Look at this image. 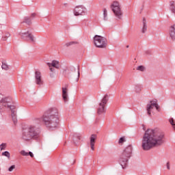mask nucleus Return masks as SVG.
<instances>
[{"label": "nucleus", "mask_w": 175, "mask_h": 175, "mask_svg": "<svg viewBox=\"0 0 175 175\" xmlns=\"http://www.w3.org/2000/svg\"><path fill=\"white\" fill-rule=\"evenodd\" d=\"M124 142H125V137H122L120 138L118 143H119V144H121L124 143Z\"/></svg>", "instance_id": "c85d7f7f"}, {"label": "nucleus", "mask_w": 175, "mask_h": 175, "mask_svg": "<svg viewBox=\"0 0 175 175\" xmlns=\"http://www.w3.org/2000/svg\"><path fill=\"white\" fill-rule=\"evenodd\" d=\"M12 121H13L14 124H15V125H16V124H17V116L12 118Z\"/></svg>", "instance_id": "c756f323"}, {"label": "nucleus", "mask_w": 175, "mask_h": 175, "mask_svg": "<svg viewBox=\"0 0 175 175\" xmlns=\"http://www.w3.org/2000/svg\"><path fill=\"white\" fill-rule=\"evenodd\" d=\"M154 107H155L157 111H160L159 105H158V103H157L155 101L150 100V103L146 105L147 114L149 116V117H151V113H154Z\"/></svg>", "instance_id": "1a4fd4ad"}, {"label": "nucleus", "mask_w": 175, "mask_h": 175, "mask_svg": "<svg viewBox=\"0 0 175 175\" xmlns=\"http://www.w3.org/2000/svg\"><path fill=\"white\" fill-rule=\"evenodd\" d=\"M97 137L98 136L96 135V134H92L90 137V148H91V150H92V151L95 150V142Z\"/></svg>", "instance_id": "4468645a"}, {"label": "nucleus", "mask_w": 175, "mask_h": 175, "mask_svg": "<svg viewBox=\"0 0 175 175\" xmlns=\"http://www.w3.org/2000/svg\"><path fill=\"white\" fill-rule=\"evenodd\" d=\"M14 169H16V165H11V166L8 168V172H13V170H14Z\"/></svg>", "instance_id": "cd10ccee"}, {"label": "nucleus", "mask_w": 175, "mask_h": 175, "mask_svg": "<svg viewBox=\"0 0 175 175\" xmlns=\"http://www.w3.org/2000/svg\"><path fill=\"white\" fill-rule=\"evenodd\" d=\"M170 36L172 40H175V25L170 27Z\"/></svg>", "instance_id": "dca6fc26"}, {"label": "nucleus", "mask_w": 175, "mask_h": 175, "mask_svg": "<svg viewBox=\"0 0 175 175\" xmlns=\"http://www.w3.org/2000/svg\"><path fill=\"white\" fill-rule=\"evenodd\" d=\"M111 8L112 12H113L115 16L117 17L118 20H121L122 18L123 14L120 3H118V1H113L111 5Z\"/></svg>", "instance_id": "0eeeda50"}, {"label": "nucleus", "mask_w": 175, "mask_h": 175, "mask_svg": "<svg viewBox=\"0 0 175 175\" xmlns=\"http://www.w3.org/2000/svg\"><path fill=\"white\" fill-rule=\"evenodd\" d=\"M135 92L139 93L142 91V87L139 85H135Z\"/></svg>", "instance_id": "4be33fe9"}, {"label": "nucleus", "mask_w": 175, "mask_h": 175, "mask_svg": "<svg viewBox=\"0 0 175 175\" xmlns=\"http://www.w3.org/2000/svg\"><path fill=\"white\" fill-rule=\"evenodd\" d=\"M144 66H139L137 68V70H139L140 72H144Z\"/></svg>", "instance_id": "bb28decb"}, {"label": "nucleus", "mask_w": 175, "mask_h": 175, "mask_svg": "<svg viewBox=\"0 0 175 175\" xmlns=\"http://www.w3.org/2000/svg\"><path fill=\"white\" fill-rule=\"evenodd\" d=\"M6 148V144L3 143L0 145V150L2 151L3 150H5Z\"/></svg>", "instance_id": "a878e982"}, {"label": "nucleus", "mask_w": 175, "mask_h": 175, "mask_svg": "<svg viewBox=\"0 0 175 175\" xmlns=\"http://www.w3.org/2000/svg\"><path fill=\"white\" fill-rule=\"evenodd\" d=\"M166 166H167V169L168 170H170V162H167Z\"/></svg>", "instance_id": "2f4dec72"}, {"label": "nucleus", "mask_w": 175, "mask_h": 175, "mask_svg": "<svg viewBox=\"0 0 175 175\" xmlns=\"http://www.w3.org/2000/svg\"><path fill=\"white\" fill-rule=\"evenodd\" d=\"M66 44L67 46H71V44H73V42H68V43H67V44Z\"/></svg>", "instance_id": "f704fd0d"}, {"label": "nucleus", "mask_w": 175, "mask_h": 175, "mask_svg": "<svg viewBox=\"0 0 175 175\" xmlns=\"http://www.w3.org/2000/svg\"><path fill=\"white\" fill-rule=\"evenodd\" d=\"M78 77H80V68L77 69Z\"/></svg>", "instance_id": "72a5a7b5"}, {"label": "nucleus", "mask_w": 175, "mask_h": 175, "mask_svg": "<svg viewBox=\"0 0 175 175\" xmlns=\"http://www.w3.org/2000/svg\"><path fill=\"white\" fill-rule=\"evenodd\" d=\"M1 68L3 70H9V66L8 65V64L5 63L4 62H2Z\"/></svg>", "instance_id": "aec40b11"}, {"label": "nucleus", "mask_w": 175, "mask_h": 175, "mask_svg": "<svg viewBox=\"0 0 175 175\" xmlns=\"http://www.w3.org/2000/svg\"><path fill=\"white\" fill-rule=\"evenodd\" d=\"M108 100L109 96L107 94H105L101 100L100 103H99L98 104V107L97 108L98 114L100 115L106 113V105H107Z\"/></svg>", "instance_id": "6e6552de"}, {"label": "nucleus", "mask_w": 175, "mask_h": 175, "mask_svg": "<svg viewBox=\"0 0 175 175\" xmlns=\"http://www.w3.org/2000/svg\"><path fill=\"white\" fill-rule=\"evenodd\" d=\"M0 94V111H3L5 109H10L12 118L17 117L16 113V105L12 97H2Z\"/></svg>", "instance_id": "20e7f679"}, {"label": "nucleus", "mask_w": 175, "mask_h": 175, "mask_svg": "<svg viewBox=\"0 0 175 175\" xmlns=\"http://www.w3.org/2000/svg\"><path fill=\"white\" fill-rule=\"evenodd\" d=\"M39 135H40V129L36 124H30L23 129L21 137L24 142H31V140L38 139Z\"/></svg>", "instance_id": "7ed1b4c3"}, {"label": "nucleus", "mask_w": 175, "mask_h": 175, "mask_svg": "<svg viewBox=\"0 0 175 175\" xmlns=\"http://www.w3.org/2000/svg\"><path fill=\"white\" fill-rule=\"evenodd\" d=\"M170 10H171V12H172V13H175L174 1H171L170 2Z\"/></svg>", "instance_id": "6ab92c4d"}, {"label": "nucleus", "mask_w": 175, "mask_h": 175, "mask_svg": "<svg viewBox=\"0 0 175 175\" xmlns=\"http://www.w3.org/2000/svg\"><path fill=\"white\" fill-rule=\"evenodd\" d=\"M132 146L129 145L123 150L119 159V163L122 169H125L128 166L129 159L132 157Z\"/></svg>", "instance_id": "39448f33"}, {"label": "nucleus", "mask_w": 175, "mask_h": 175, "mask_svg": "<svg viewBox=\"0 0 175 175\" xmlns=\"http://www.w3.org/2000/svg\"><path fill=\"white\" fill-rule=\"evenodd\" d=\"M87 13V8L83 5H78L74 9L75 16H84Z\"/></svg>", "instance_id": "9d476101"}, {"label": "nucleus", "mask_w": 175, "mask_h": 175, "mask_svg": "<svg viewBox=\"0 0 175 175\" xmlns=\"http://www.w3.org/2000/svg\"><path fill=\"white\" fill-rule=\"evenodd\" d=\"M36 16V13H33V14H31V17H35Z\"/></svg>", "instance_id": "c9c22d12"}, {"label": "nucleus", "mask_w": 175, "mask_h": 175, "mask_svg": "<svg viewBox=\"0 0 175 175\" xmlns=\"http://www.w3.org/2000/svg\"><path fill=\"white\" fill-rule=\"evenodd\" d=\"M28 156L31 157V158H33V153H32V152H29Z\"/></svg>", "instance_id": "473e14b6"}, {"label": "nucleus", "mask_w": 175, "mask_h": 175, "mask_svg": "<svg viewBox=\"0 0 175 175\" xmlns=\"http://www.w3.org/2000/svg\"><path fill=\"white\" fill-rule=\"evenodd\" d=\"M69 70L70 72H76V68L75 67H70Z\"/></svg>", "instance_id": "7c9ffc66"}, {"label": "nucleus", "mask_w": 175, "mask_h": 175, "mask_svg": "<svg viewBox=\"0 0 175 175\" xmlns=\"http://www.w3.org/2000/svg\"><path fill=\"white\" fill-rule=\"evenodd\" d=\"M104 20H107V10L105 8L103 10Z\"/></svg>", "instance_id": "393cba45"}, {"label": "nucleus", "mask_w": 175, "mask_h": 175, "mask_svg": "<svg viewBox=\"0 0 175 175\" xmlns=\"http://www.w3.org/2000/svg\"><path fill=\"white\" fill-rule=\"evenodd\" d=\"M169 122L171 124V125L173 127V129H174V131H175V121H174V119H173V118H170L169 120Z\"/></svg>", "instance_id": "412c9836"}, {"label": "nucleus", "mask_w": 175, "mask_h": 175, "mask_svg": "<svg viewBox=\"0 0 175 175\" xmlns=\"http://www.w3.org/2000/svg\"><path fill=\"white\" fill-rule=\"evenodd\" d=\"M48 66L49 67V69L51 72H54L55 69H59V62L57 60H53L51 63H47Z\"/></svg>", "instance_id": "f8f14e48"}, {"label": "nucleus", "mask_w": 175, "mask_h": 175, "mask_svg": "<svg viewBox=\"0 0 175 175\" xmlns=\"http://www.w3.org/2000/svg\"><path fill=\"white\" fill-rule=\"evenodd\" d=\"M20 154L23 155V157H28L29 152H27L25 150H21L20 152Z\"/></svg>", "instance_id": "b1692460"}, {"label": "nucleus", "mask_w": 175, "mask_h": 175, "mask_svg": "<svg viewBox=\"0 0 175 175\" xmlns=\"http://www.w3.org/2000/svg\"><path fill=\"white\" fill-rule=\"evenodd\" d=\"M42 122L49 131H55L59 126V113L58 109H51L47 113L43 115Z\"/></svg>", "instance_id": "f03ea898"}, {"label": "nucleus", "mask_w": 175, "mask_h": 175, "mask_svg": "<svg viewBox=\"0 0 175 175\" xmlns=\"http://www.w3.org/2000/svg\"><path fill=\"white\" fill-rule=\"evenodd\" d=\"M31 21H32V19L29 16H26L24 18L23 23H25L26 24H28V25H31Z\"/></svg>", "instance_id": "a211bd4d"}, {"label": "nucleus", "mask_w": 175, "mask_h": 175, "mask_svg": "<svg viewBox=\"0 0 175 175\" xmlns=\"http://www.w3.org/2000/svg\"><path fill=\"white\" fill-rule=\"evenodd\" d=\"M126 47H127V49H128V47H129V46H127Z\"/></svg>", "instance_id": "ea45409f"}, {"label": "nucleus", "mask_w": 175, "mask_h": 175, "mask_svg": "<svg viewBox=\"0 0 175 175\" xmlns=\"http://www.w3.org/2000/svg\"><path fill=\"white\" fill-rule=\"evenodd\" d=\"M68 85L65 88H62V98L64 102H68Z\"/></svg>", "instance_id": "2eb2a0df"}, {"label": "nucleus", "mask_w": 175, "mask_h": 175, "mask_svg": "<svg viewBox=\"0 0 175 175\" xmlns=\"http://www.w3.org/2000/svg\"><path fill=\"white\" fill-rule=\"evenodd\" d=\"M94 45L98 49H106L107 47V40L105 37L96 35L94 37Z\"/></svg>", "instance_id": "423d86ee"}, {"label": "nucleus", "mask_w": 175, "mask_h": 175, "mask_svg": "<svg viewBox=\"0 0 175 175\" xmlns=\"http://www.w3.org/2000/svg\"><path fill=\"white\" fill-rule=\"evenodd\" d=\"M21 36L25 40H29L30 42H35V37H33V35H32V33L29 32V31H26L21 33Z\"/></svg>", "instance_id": "9b49d317"}, {"label": "nucleus", "mask_w": 175, "mask_h": 175, "mask_svg": "<svg viewBox=\"0 0 175 175\" xmlns=\"http://www.w3.org/2000/svg\"><path fill=\"white\" fill-rule=\"evenodd\" d=\"M165 134L158 130L148 129L143 137L142 147L144 151H148L153 147L162 146Z\"/></svg>", "instance_id": "f257e3e1"}, {"label": "nucleus", "mask_w": 175, "mask_h": 175, "mask_svg": "<svg viewBox=\"0 0 175 175\" xmlns=\"http://www.w3.org/2000/svg\"><path fill=\"white\" fill-rule=\"evenodd\" d=\"M51 77H54V75L53 74H51Z\"/></svg>", "instance_id": "4c0bfd02"}, {"label": "nucleus", "mask_w": 175, "mask_h": 175, "mask_svg": "<svg viewBox=\"0 0 175 175\" xmlns=\"http://www.w3.org/2000/svg\"><path fill=\"white\" fill-rule=\"evenodd\" d=\"M6 36H7V38H9V36H10V34L8 33Z\"/></svg>", "instance_id": "e433bc0d"}, {"label": "nucleus", "mask_w": 175, "mask_h": 175, "mask_svg": "<svg viewBox=\"0 0 175 175\" xmlns=\"http://www.w3.org/2000/svg\"><path fill=\"white\" fill-rule=\"evenodd\" d=\"M2 155H3L4 157H6L7 158H8V159L10 158V153L8 151H5L2 153Z\"/></svg>", "instance_id": "5701e85b"}, {"label": "nucleus", "mask_w": 175, "mask_h": 175, "mask_svg": "<svg viewBox=\"0 0 175 175\" xmlns=\"http://www.w3.org/2000/svg\"><path fill=\"white\" fill-rule=\"evenodd\" d=\"M80 139H81V138H80V136H78V139L80 140Z\"/></svg>", "instance_id": "58836bf2"}, {"label": "nucleus", "mask_w": 175, "mask_h": 175, "mask_svg": "<svg viewBox=\"0 0 175 175\" xmlns=\"http://www.w3.org/2000/svg\"><path fill=\"white\" fill-rule=\"evenodd\" d=\"M143 27L142 29V33H146L147 32V20H146V18H143L142 21Z\"/></svg>", "instance_id": "f3484780"}, {"label": "nucleus", "mask_w": 175, "mask_h": 175, "mask_svg": "<svg viewBox=\"0 0 175 175\" xmlns=\"http://www.w3.org/2000/svg\"><path fill=\"white\" fill-rule=\"evenodd\" d=\"M36 84L38 85H42L43 81L42 80V73L40 71H36L35 72Z\"/></svg>", "instance_id": "ddd939ff"}]
</instances>
